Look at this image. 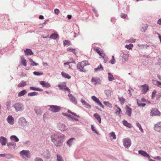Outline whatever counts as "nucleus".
<instances>
[{
  "mask_svg": "<svg viewBox=\"0 0 161 161\" xmlns=\"http://www.w3.org/2000/svg\"><path fill=\"white\" fill-rule=\"evenodd\" d=\"M7 158L8 159H10L11 158H14V156L10 154H5V157Z\"/></svg>",
  "mask_w": 161,
  "mask_h": 161,
  "instance_id": "obj_40",
  "label": "nucleus"
},
{
  "mask_svg": "<svg viewBox=\"0 0 161 161\" xmlns=\"http://www.w3.org/2000/svg\"><path fill=\"white\" fill-rule=\"evenodd\" d=\"M138 153L144 157H147L148 158H150L149 155L146 152L144 151L139 150L138 151Z\"/></svg>",
  "mask_w": 161,
  "mask_h": 161,
  "instance_id": "obj_19",
  "label": "nucleus"
},
{
  "mask_svg": "<svg viewBox=\"0 0 161 161\" xmlns=\"http://www.w3.org/2000/svg\"><path fill=\"white\" fill-rule=\"evenodd\" d=\"M91 129L95 133H96L97 134H98L97 131L96 130L95 127H94L93 125H91Z\"/></svg>",
  "mask_w": 161,
  "mask_h": 161,
  "instance_id": "obj_58",
  "label": "nucleus"
},
{
  "mask_svg": "<svg viewBox=\"0 0 161 161\" xmlns=\"http://www.w3.org/2000/svg\"><path fill=\"white\" fill-rule=\"evenodd\" d=\"M7 145L8 148L11 147V146H13L14 149H15L16 146V144L13 142H10L7 143Z\"/></svg>",
  "mask_w": 161,
  "mask_h": 161,
  "instance_id": "obj_31",
  "label": "nucleus"
},
{
  "mask_svg": "<svg viewBox=\"0 0 161 161\" xmlns=\"http://www.w3.org/2000/svg\"><path fill=\"white\" fill-rule=\"evenodd\" d=\"M152 82L154 85H156L159 87H161V82L159 81L155 80H152Z\"/></svg>",
  "mask_w": 161,
  "mask_h": 161,
  "instance_id": "obj_26",
  "label": "nucleus"
},
{
  "mask_svg": "<svg viewBox=\"0 0 161 161\" xmlns=\"http://www.w3.org/2000/svg\"><path fill=\"white\" fill-rule=\"evenodd\" d=\"M93 116L98 120L100 123H101V118L99 115L97 113H95L94 114Z\"/></svg>",
  "mask_w": 161,
  "mask_h": 161,
  "instance_id": "obj_33",
  "label": "nucleus"
},
{
  "mask_svg": "<svg viewBox=\"0 0 161 161\" xmlns=\"http://www.w3.org/2000/svg\"><path fill=\"white\" fill-rule=\"evenodd\" d=\"M103 59L105 63L107 62L108 59V57L106 55L103 58Z\"/></svg>",
  "mask_w": 161,
  "mask_h": 161,
  "instance_id": "obj_60",
  "label": "nucleus"
},
{
  "mask_svg": "<svg viewBox=\"0 0 161 161\" xmlns=\"http://www.w3.org/2000/svg\"><path fill=\"white\" fill-rule=\"evenodd\" d=\"M6 120L10 125H13L14 124V119L12 115H9L7 118Z\"/></svg>",
  "mask_w": 161,
  "mask_h": 161,
  "instance_id": "obj_14",
  "label": "nucleus"
},
{
  "mask_svg": "<svg viewBox=\"0 0 161 161\" xmlns=\"http://www.w3.org/2000/svg\"><path fill=\"white\" fill-rule=\"evenodd\" d=\"M7 142L8 140L5 137L3 136L0 137V142L2 146L5 145Z\"/></svg>",
  "mask_w": 161,
  "mask_h": 161,
  "instance_id": "obj_16",
  "label": "nucleus"
},
{
  "mask_svg": "<svg viewBox=\"0 0 161 161\" xmlns=\"http://www.w3.org/2000/svg\"><path fill=\"white\" fill-rule=\"evenodd\" d=\"M103 103L106 106L109 107H111V104L109 103V102L104 101L103 102Z\"/></svg>",
  "mask_w": 161,
  "mask_h": 161,
  "instance_id": "obj_54",
  "label": "nucleus"
},
{
  "mask_svg": "<svg viewBox=\"0 0 161 161\" xmlns=\"http://www.w3.org/2000/svg\"><path fill=\"white\" fill-rule=\"evenodd\" d=\"M123 144L125 147L128 149L131 146V141L129 138H124L123 139Z\"/></svg>",
  "mask_w": 161,
  "mask_h": 161,
  "instance_id": "obj_6",
  "label": "nucleus"
},
{
  "mask_svg": "<svg viewBox=\"0 0 161 161\" xmlns=\"http://www.w3.org/2000/svg\"><path fill=\"white\" fill-rule=\"evenodd\" d=\"M103 67L102 65L101 64H100L97 68L94 69V71L95 72H96L98 71L103 70Z\"/></svg>",
  "mask_w": 161,
  "mask_h": 161,
  "instance_id": "obj_28",
  "label": "nucleus"
},
{
  "mask_svg": "<svg viewBox=\"0 0 161 161\" xmlns=\"http://www.w3.org/2000/svg\"><path fill=\"white\" fill-rule=\"evenodd\" d=\"M123 124L126 126L127 127L129 128H131L132 127L131 124L128 123L127 121L124 120L123 121Z\"/></svg>",
  "mask_w": 161,
  "mask_h": 161,
  "instance_id": "obj_30",
  "label": "nucleus"
},
{
  "mask_svg": "<svg viewBox=\"0 0 161 161\" xmlns=\"http://www.w3.org/2000/svg\"><path fill=\"white\" fill-rule=\"evenodd\" d=\"M120 16L122 18H125L127 16V14L123 13H122L121 14Z\"/></svg>",
  "mask_w": 161,
  "mask_h": 161,
  "instance_id": "obj_61",
  "label": "nucleus"
},
{
  "mask_svg": "<svg viewBox=\"0 0 161 161\" xmlns=\"http://www.w3.org/2000/svg\"><path fill=\"white\" fill-rule=\"evenodd\" d=\"M54 11L55 13L57 15H58L60 12L59 10L57 8L54 9Z\"/></svg>",
  "mask_w": 161,
  "mask_h": 161,
  "instance_id": "obj_62",
  "label": "nucleus"
},
{
  "mask_svg": "<svg viewBox=\"0 0 161 161\" xmlns=\"http://www.w3.org/2000/svg\"><path fill=\"white\" fill-rule=\"evenodd\" d=\"M18 122L19 125L23 127L26 126L29 123L25 118L23 117L20 118L19 119Z\"/></svg>",
  "mask_w": 161,
  "mask_h": 161,
  "instance_id": "obj_5",
  "label": "nucleus"
},
{
  "mask_svg": "<svg viewBox=\"0 0 161 161\" xmlns=\"http://www.w3.org/2000/svg\"><path fill=\"white\" fill-rule=\"evenodd\" d=\"M133 47V45L132 44H130L129 45H126L125 47L127 49L130 50L132 49Z\"/></svg>",
  "mask_w": 161,
  "mask_h": 161,
  "instance_id": "obj_50",
  "label": "nucleus"
},
{
  "mask_svg": "<svg viewBox=\"0 0 161 161\" xmlns=\"http://www.w3.org/2000/svg\"><path fill=\"white\" fill-rule=\"evenodd\" d=\"M95 102L102 108H104V106L102 104V103L100 102V101L98 98H97V99L95 100Z\"/></svg>",
  "mask_w": 161,
  "mask_h": 161,
  "instance_id": "obj_39",
  "label": "nucleus"
},
{
  "mask_svg": "<svg viewBox=\"0 0 161 161\" xmlns=\"http://www.w3.org/2000/svg\"><path fill=\"white\" fill-rule=\"evenodd\" d=\"M51 137L52 142L56 146H60L64 142L65 135L61 133L53 134Z\"/></svg>",
  "mask_w": 161,
  "mask_h": 161,
  "instance_id": "obj_1",
  "label": "nucleus"
},
{
  "mask_svg": "<svg viewBox=\"0 0 161 161\" xmlns=\"http://www.w3.org/2000/svg\"><path fill=\"white\" fill-rule=\"evenodd\" d=\"M38 94V93L37 92H33L29 93L28 94V96H36Z\"/></svg>",
  "mask_w": 161,
  "mask_h": 161,
  "instance_id": "obj_43",
  "label": "nucleus"
},
{
  "mask_svg": "<svg viewBox=\"0 0 161 161\" xmlns=\"http://www.w3.org/2000/svg\"><path fill=\"white\" fill-rule=\"evenodd\" d=\"M21 62L22 65L25 66H26L27 65L26 60L23 57H21Z\"/></svg>",
  "mask_w": 161,
  "mask_h": 161,
  "instance_id": "obj_36",
  "label": "nucleus"
},
{
  "mask_svg": "<svg viewBox=\"0 0 161 161\" xmlns=\"http://www.w3.org/2000/svg\"><path fill=\"white\" fill-rule=\"evenodd\" d=\"M112 58L110 60V63L112 64H115V59L114 56H112Z\"/></svg>",
  "mask_w": 161,
  "mask_h": 161,
  "instance_id": "obj_57",
  "label": "nucleus"
},
{
  "mask_svg": "<svg viewBox=\"0 0 161 161\" xmlns=\"http://www.w3.org/2000/svg\"><path fill=\"white\" fill-rule=\"evenodd\" d=\"M90 65V64L87 61H83L80 63H79L77 65L78 69L81 72H85L86 70L85 69L84 67L86 65Z\"/></svg>",
  "mask_w": 161,
  "mask_h": 161,
  "instance_id": "obj_2",
  "label": "nucleus"
},
{
  "mask_svg": "<svg viewBox=\"0 0 161 161\" xmlns=\"http://www.w3.org/2000/svg\"><path fill=\"white\" fill-rule=\"evenodd\" d=\"M109 135L110 137H112L113 139H116V136L115 135L114 132H111L109 134Z\"/></svg>",
  "mask_w": 161,
  "mask_h": 161,
  "instance_id": "obj_45",
  "label": "nucleus"
},
{
  "mask_svg": "<svg viewBox=\"0 0 161 161\" xmlns=\"http://www.w3.org/2000/svg\"><path fill=\"white\" fill-rule=\"evenodd\" d=\"M154 130L158 132H161V122H159L154 125Z\"/></svg>",
  "mask_w": 161,
  "mask_h": 161,
  "instance_id": "obj_11",
  "label": "nucleus"
},
{
  "mask_svg": "<svg viewBox=\"0 0 161 161\" xmlns=\"http://www.w3.org/2000/svg\"><path fill=\"white\" fill-rule=\"evenodd\" d=\"M80 102L82 103L83 105H84L86 108H91V106L88 103H87L83 99L81 98L80 99Z\"/></svg>",
  "mask_w": 161,
  "mask_h": 161,
  "instance_id": "obj_15",
  "label": "nucleus"
},
{
  "mask_svg": "<svg viewBox=\"0 0 161 161\" xmlns=\"http://www.w3.org/2000/svg\"><path fill=\"white\" fill-rule=\"evenodd\" d=\"M100 56L101 57L103 58L104 56L106 55V54L104 53L102 51L101 53L100 54H99Z\"/></svg>",
  "mask_w": 161,
  "mask_h": 161,
  "instance_id": "obj_63",
  "label": "nucleus"
},
{
  "mask_svg": "<svg viewBox=\"0 0 161 161\" xmlns=\"http://www.w3.org/2000/svg\"><path fill=\"white\" fill-rule=\"evenodd\" d=\"M42 72H40L38 71H34L33 73V74L36 75L37 76H40L43 74Z\"/></svg>",
  "mask_w": 161,
  "mask_h": 161,
  "instance_id": "obj_52",
  "label": "nucleus"
},
{
  "mask_svg": "<svg viewBox=\"0 0 161 161\" xmlns=\"http://www.w3.org/2000/svg\"><path fill=\"white\" fill-rule=\"evenodd\" d=\"M61 75L63 77H64L65 78L69 79L71 78V77L69 75L64 72H61Z\"/></svg>",
  "mask_w": 161,
  "mask_h": 161,
  "instance_id": "obj_37",
  "label": "nucleus"
},
{
  "mask_svg": "<svg viewBox=\"0 0 161 161\" xmlns=\"http://www.w3.org/2000/svg\"><path fill=\"white\" fill-rule=\"evenodd\" d=\"M56 157L57 161H64L63 160V157L61 155L57 154Z\"/></svg>",
  "mask_w": 161,
  "mask_h": 161,
  "instance_id": "obj_42",
  "label": "nucleus"
},
{
  "mask_svg": "<svg viewBox=\"0 0 161 161\" xmlns=\"http://www.w3.org/2000/svg\"><path fill=\"white\" fill-rule=\"evenodd\" d=\"M34 161H43V160L39 158H36L34 160Z\"/></svg>",
  "mask_w": 161,
  "mask_h": 161,
  "instance_id": "obj_64",
  "label": "nucleus"
},
{
  "mask_svg": "<svg viewBox=\"0 0 161 161\" xmlns=\"http://www.w3.org/2000/svg\"><path fill=\"white\" fill-rule=\"evenodd\" d=\"M121 56L123 59H124L125 61H127L129 57V54H128L122 53L121 54Z\"/></svg>",
  "mask_w": 161,
  "mask_h": 161,
  "instance_id": "obj_22",
  "label": "nucleus"
},
{
  "mask_svg": "<svg viewBox=\"0 0 161 161\" xmlns=\"http://www.w3.org/2000/svg\"><path fill=\"white\" fill-rule=\"evenodd\" d=\"M67 50L68 51L74 53L75 55L76 54V53L75 52V49H73L71 47H68L67 49Z\"/></svg>",
  "mask_w": 161,
  "mask_h": 161,
  "instance_id": "obj_49",
  "label": "nucleus"
},
{
  "mask_svg": "<svg viewBox=\"0 0 161 161\" xmlns=\"http://www.w3.org/2000/svg\"><path fill=\"white\" fill-rule=\"evenodd\" d=\"M118 109L115 111V113L119 114L120 112L121 111V109L119 107L117 108Z\"/></svg>",
  "mask_w": 161,
  "mask_h": 161,
  "instance_id": "obj_59",
  "label": "nucleus"
},
{
  "mask_svg": "<svg viewBox=\"0 0 161 161\" xmlns=\"http://www.w3.org/2000/svg\"><path fill=\"white\" fill-rule=\"evenodd\" d=\"M35 111L36 112V113L37 115H41V112L40 111V108L39 107L36 108H35Z\"/></svg>",
  "mask_w": 161,
  "mask_h": 161,
  "instance_id": "obj_46",
  "label": "nucleus"
},
{
  "mask_svg": "<svg viewBox=\"0 0 161 161\" xmlns=\"http://www.w3.org/2000/svg\"><path fill=\"white\" fill-rule=\"evenodd\" d=\"M75 140L74 138H70L67 142V144L70 147L73 144V142Z\"/></svg>",
  "mask_w": 161,
  "mask_h": 161,
  "instance_id": "obj_25",
  "label": "nucleus"
},
{
  "mask_svg": "<svg viewBox=\"0 0 161 161\" xmlns=\"http://www.w3.org/2000/svg\"><path fill=\"white\" fill-rule=\"evenodd\" d=\"M40 84L42 85L43 87L49 88L51 87V85L49 83L45 81H40Z\"/></svg>",
  "mask_w": 161,
  "mask_h": 161,
  "instance_id": "obj_17",
  "label": "nucleus"
},
{
  "mask_svg": "<svg viewBox=\"0 0 161 161\" xmlns=\"http://www.w3.org/2000/svg\"><path fill=\"white\" fill-rule=\"evenodd\" d=\"M10 139L12 141H14L16 142H19V139L15 135H12L10 137Z\"/></svg>",
  "mask_w": 161,
  "mask_h": 161,
  "instance_id": "obj_27",
  "label": "nucleus"
},
{
  "mask_svg": "<svg viewBox=\"0 0 161 161\" xmlns=\"http://www.w3.org/2000/svg\"><path fill=\"white\" fill-rule=\"evenodd\" d=\"M58 35L54 33L52 34L49 37V38L55 40L58 38Z\"/></svg>",
  "mask_w": 161,
  "mask_h": 161,
  "instance_id": "obj_35",
  "label": "nucleus"
},
{
  "mask_svg": "<svg viewBox=\"0 0 161 161\" xmlns=\"http://www.w3.org/2000/svg\"><path fill=\"white\" fill-rule=\"evenodd\" d=\"M27 93V91L25 90H23L20 92L18 94V97H21L24 96Z\"/></svg>",
  "mask_w": 161,
  "mask_h": 161,
  "instance_id": "obj_38",
  "label": "nucleus"
},
{
  "mask_svg": "<svg viewBox=\"0 0 161 161\" xmlns=\"http://www.w3.org/2000/svg\"><path fill=\"white\" fill-rule=\"evenodd\" d=\"M147 26L146 25H144L142 26L141 28V31L142 32H145L147 30Z\"/></svg>",
  "mask_w": 161,
  "mask_h": 161,
  "instance_id": "obj_55",
  "label": "nucleus"
},
{
  "mask_svg": "<svg viewBox=\"0 0 161 161\" xmlns=\"http://www.w3.org/2000/svg\"><path fill=\"white\" fill-rule=\"evenodd\" d=\"M68 96L69 97L71 101L74 104H76L77 103V101L75 98L71 94H69L68 95Z\"/></svg>",
  "mask_w": 161,
  "mask_h": 161,
  "instance_id": "obj_18",
  "label": "nucleus"
},
{
  "mask_svg": "<svg viewBox=\"0 0 161 161\" xmlns=\"http://www.w3.org/2000/svg\"><path fill=\"white\" fill-rule=\"evenodd\" d=\"M137 100V104L138 105V106L140 107H144L146 105V104L144 103H140L138 102V99L136 100Z\"/></svg>",
  "mask_w": 161,
  "mask_h": 161,
  "instance_id": "obj_51",
  "label": "nucleus"
},
{
  "mask_svg": "<svg viewBox=\"0 0 161 161\" xmlns=\"http://www.w3.org/2000/svg\"><path fill=\"white\" fill-rule=\"evenodd\" d=\"M30 62H32V63H31V65L32 66H37L38 65V64L35 62L32 59L30 58L29 59Z\"/></svg>",
  "mask_w": 161,
  "mask_h": 161,
  "instance_id": "obj_48",
  "label": "nucleus"
},
{
  "mask_svg": "<svg viewBox=\"0 0 161 161\" xmlns=\"http://www.w3.org/2000/svg\"><path fill=\"white\" fill-rule=\"evenodd\" d=\"M19 154L20 156L25 159H26L27 158H30V152L28 150H23L20 152Z\"/></svg>",
  "mask_w": 161,
  "mask_h": 161,
  "instance_id": "obj_4",
  "label": "nucleus"
},
{
  "mask_svg": "<svg viewBox=\"0 0 161 161\" xmlns=\"http://www.w3.org/2000/svg\"><path fill=\"white\" fill-rule=\"evenodd\" d=\"M30 89L31 90L33 91H37L40 92H42L43 89L41 88H40L39 87H36L33 86H30Z\"/></svg>",
  "mask_w": 161,
  "mask_h": 161,
  "instance_id": "obj_29",
  "label": "nucleus"
},
{
  "mask_svg": "<svg viewBox=\"0 0 161 161\" xmlns=\"http://www.w3.org/2000/svg\"><path fill=\"white\" fill-rule=\"evenodd\" d=\"M104 93L108 97H110L111 95L112 91L111 90H105L104 92Z\"/></svg>",
  "mask_w": 161,
  "mask_h": 161,
  "instance_id": "obj_24",
  "label": "nucleus"
},
{
  "mask_svg": "<svg viewBox=\"0 0 161 161\" xmlns=\"http://www.w3.org/2000/svg\"><path fill=\"white\" fill-rule=\"evenodd\" d=\"M63 44L64 46H69L70 45V43L69 41L65 40L63 41Z\"/></svg>",
  "mask_w": 161,
  "mask_h": 161,
  "instance_id": "obj_47",
  "label": "nucleus"
},
{
  "mask_svg": "<svg viewBox=\"0 0 161 161\" xmlns=\"http://www.w3.org/2000/svg\"><path fill=\"white\" fill-rule=\"evenodd\" d=\"M108 79L109 81H111L114 80V78L113 75L110 73H108Z\"/></svg>",
  "mask_w": 161,
  "mask_h": 161,
  "instance_id": "obj_34",
  "label": "nucleus"
},
{
  "mask_svg": "<svg viewBox=\"0 0 161 161\" xmlns=\"http://www.w3.org/2000/svg\"><path fill=\"white\" fill-rule=\"evenodd\" d=\"M50 108L49 110L53 112H58L61 109V107L56 105H50Z\"/></svg>",
  "mask_w": 161,
  "mask_h": 161,
  "instance_id": "obj_9",
  "label": "nucleus"
},
{
  "mask_svg": "<svg viewBox=\"0 0 161 161\" xmlns=\"http://www.w3.org/2000/svg\"><path fill=\"white\" fill-rule=\"evenodd\" d=\"M101 49L99 47H97L95 49V51L98 54H100V53L103 51H100Z\"/></svg>",
  "mask_w": 161,
  "mask_h": 161,
  "instance_id": "obj_53",
  "label": "nucleus"
},
{
  "mask_svg": "<svg viewBox=\"0 0 161 161\" xmlns=\"http://www.w3.org/2000/svg\"><path fill=\"white\" fill-rule=\"evenodd\" d=\"M136 40L135 39H133V38L130 39L126 41V42L127 43H134L135 42Z\"/></svg>",
  "mask_w": 161,
  "mask_h": 161,
  "instance_id": "obj_56",
  "label": "nucleus"
},
{
  "mask_svg": "<svg viewBox=\"0 0 161 161\" xmlns=\"http://www.w3.org/2000/svg\"><path fill=\"white\" fill-rule=\"evenodd\" d=\"M126 110L125 112L130 117L131 116L132 113V109L128 106H126Z\"/></svg>",
  "mask_w": 161,
  "mask_h": 161,
  "instance_id": "obj_21",
  "label": "nucleus"
},
{
  "mask_svg": "<svg viewBox=\"0 0 161 161\" xmlns=\"http://www.w3.org/2000/svg\"><path fill=\"white\" fill-rule=\"evenodd\" d=\"M151 116H159L160 114V112L156 108H154L152 109L150 113Z\"/></svg>",
  "mask_w": 161,
  "mask_h": 161,
  "instance_id": "obj_12",
  "label": "nucleus"
},
{
  "mask_svg": "<svg viewBox=\"0 0 161 161\" xmlns=\"http://www.w3.org/2000/svg\"><path fill=\"white\" fill-rule=\"evenodd\" d=\"M119 99L122 105H123L125 103V100L123 97H119Z\"/></svg>",
  "mask_w": 161,
  "mask_h": 161,
  "instance_id": "obj_44",
  "label": "nucleus"
},
{
  "mask_svg": "<svg viewBox=\"0 0 161 161\" xmlns=\"http://www.w3.org/2000/svg\"><path fill=\"white\" fill-rule=\"evenodd\" d=\"M136 125L139 128V130H140L141 132L143 133L144 130L142 128L141 125L138 122H137L136 123Z\"/></svg>",
  "mask_w": 161,
  "mask_h": 161,
  "instance_id": "obj_41",
  "label": "nucleus"
},
{
  "mask_svg": "<svg viewBox=\"0 0 161 161\" xmlns=\"http://www.w3.org/2000/svg\"><path fill=\"white\" fill-rule=\"evenodd\" d=\"M143 89L142 90V93L143 94L146 93L149 90V87L146 84L142 86Z\"/></svg>",
  "mask_w": 161,
  "mask_h": 161,
  "instance_id": "obj_20",
  "label": "nucleus"
},
{
  "mask_svg": "<svg viewBox=\"0 0 161 161\" xmlns=\"http://www.w3.org/2000/svg\"><path fill=\"white\" fill-rule=\"evenodd\" d=\"M58 86L61 90L65 91H67L69 93L70 92V90L66 86L65 82H63L61 84L58 85Z\"/></svg>",
  "mask_w": 161,
  "mask_h": 161,
  "instance_id": "obj_7",
  "label": "nucleus"
},
{
  "mask_svg": "<svg viewBox=\"0 0 161 161\" xmlns=\"http://www.w3.org/2000/svg\"><path fill=\"white\" fill-rule=\"evenodd\" d=\"M13 107L14 108L17 112H22L24 109V106L20 103H17L13 105Z\"/></svg>",
  "mask_w": 161,
  "mask_h": 161,
  "instance_id": "obj_3",
  "label": "nucleus"
},
{
  "mask_svg": "<svg viewBox=\"0 0 161 161\" xmlns=\"http://www.w3.org/2000/svg\"><path fill=\"white\" fill-rule=\"evenodd\" d=\"M25 55L27 56L31 55L33 54V52L30 49H26L24 51Z\"/></svg>",
  "mask_w": 161,
  "mask_h": 161,
  "instance_id": "obj_23",
  "label": "nucleus"
},
{
  "mask_svg": "<svg viewBox=\"0 0 161 161\" xmlns=\"http://www.w3.org/2000/svg\"><path fill=\"white\" fill-rule=\"evenodd\" d=\"M161 97V92L157 93L156 90H154L152 92V98L154 99L155 98H156L157 100L158 99Z\"/></svg>",
  "mask_w": 161,
  "mask_h": 161,
  "instance_id": "obj_8",
  "label": "nucleus"
},
{
  "mask_svg": "<svg viewBox=\"0 0 161 161\" xmlns=\"http://www.w3.org/2000/svg\"><path fill=\"white\" fill-rule=\"evenodd\" d=\"M27 85L26 82L22 81L17 86L18 87H23Z\"/></svg>",
  "mask_w": 161,
  "mask_h": 161,
  "instance_id": "obj_32",
  "label": "nucleus"
},
{
  "mask_svg": "<svg viewBox=\"0 0 161 161\" xmlns=\"http://www.w3.org/2000/svg\"><path fill=\"white\" fill-rule=\"evenodd\" d=\"M91 81L92 83L95 85L101 83V80L100 78L96 77H92L91 80Z\"/></svg>",
  "mask_w": 161,
  "mask_h": 161,
  "instance_id": "obj_10",
  "label": "nucleus"
},
{
  "mask_svg": "<svg viewBox=\"0 0 161 161\" xmlns=\"http://www.w3.org/2000/svg\"><path fill=\"white\" fill-rule=\"evenodd\" d=\"M57 127L58 129L62 131H64L67 129L65 124L61 123H59L58 124Z\"/></svg>",
  "mask_w": 161,
  "mask_h": 161,
  "instance_id": "obj_13",
  "label": "nucleus"
}]
</instances>
